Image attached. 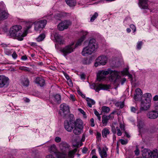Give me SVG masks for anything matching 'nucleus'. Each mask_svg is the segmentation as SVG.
Listing matches in <instances>:
<instances>
[{
  "label": "nucleus",
  "mask_w": 158,
  "mask_h": 158,
  "mask_svg": "<svg viewBox=\"0 0 158 158\" xmlns=\"http://www.w3.org/2000/svg\"><path fill=\"white\" fill-rule=\"evenodd\" d=\"M138 110V107L137 106L135 107L132 106L131 108V110L132 112L135 113L136 111Z\"/></svg>",
  "instance_id": "obj_44"
},
{
  "label": "nucleus",
  "mask_w": 158,
  "mask_h": 158,
  "mask_svg": "<svg viewBox=\"0 0 158 158\" xmlns=\"http://www.w3.org/2000/svg\"><path fill=\"white\" fill-rule=\"evenodd\" d=\"M47 21L46 20H40L34 23L35 30L37 32L40 33L45 27L47 24Z\"/></svg>",
  "instance_id": "obj_3"
},
{
  "label": "nucleus",
  "mask_w": 158,
  "mask_h": 158,
  "mask_svg": "<svg viewBox=\"0 0 158 158\" xmlns=\"http://www.w3.org/2000/svg\"><path fill=\"white\" fill-rule=\"evenodd\" d=\"M21 84L23 86L27 87L29 84V81L28 79L24 78L22 81Z\"/></svg>",
  "instance_id": "obj_33"
},
{
  "label": "nucleus",
  "mask_w": 158,
  "mask_h": 158,
  "mask_svg": "<svg viewBox=\"0 0 158 158\" xmlns=\"http://www.w3.org/2000/svg\"><path fill=\"white\" fill-rule=\"evenodd\" d=\"M74 129L73 130V133L75 135H79L83 131V129L74 127Z\"/></svg>",
  "instance_id": "obj_32"
},
{
  "label": "nucleus",
  "mask_w": 158,
  "mask_h": 158,
  "mask_svg": "<svg viewBox=\"0 0 158 158\" xmlns=\"http://www.w3.org/2000/svg\"><path fill=\"white\" fill-rule=\"evenodd\" d=\"M102 123L103 126H106L109 120L108 117H107V115H104L102 116Z\"/></svg>",
  "instance_id": "obj_29"
},
{
  "label": "nucleus",
  "mask_w": 158,
  "mask_h": 158,
  "mask_svg": "<svg viewBox=\"0 0 158 158\" xmlns=\"http://www.w3.org/2000/svg\"><path fill=\"white\" fill-rule=\"evenodd\" d=\"M68 5L70 6H74L76 4V0H65Z\"/></svg>",
  "instance_id": "obj_31"
},
{
  "label": "nucleus",
  "mask_w": 158,
  "mask_h": 158,
  "mask_svg": "<svg viewBox=\"0 0 158 158\" xmlns=\"http://www.w3.org/2000/svg\"><path fill=\"white\" fill-rule=\"evenodd\" d=\"M112 131L114 134H115L116 132V130L114 126H113L111 128Z\"/></svg>",
  "instance_id": "obj_54"
},
{
  "label": "nucleus",
  "mask_w": 158,
  "mask_h": 158,
  "mask_svg": "<svg viewBox=\"0 0 158 158\" xmlns=\"http://www.w3.org/2000/svg\"><path fill=\"white\" fill-rule=\"evenodd\" d=\"M54 38L59 43L61 44H63L64 42V40H63V37L59 34L55 33L54 35Z\"/></svg>",
  "instance_id": "obj_21"
},
{
  "label": "nucleus",
  "mask_w": 158,
  "mask_h": 158,
  "mask_svg": "<svg viewBox=\"0 0 158 158\" xmlns=\"http://www.w3.org/2000/svg\"><path fill=\"white\" fill-rule=\"evenodd\" d=\"M46 158H56L52 155H48L46 156Z\"/></svg>",
  "instance_id": "obj_59"
},
{
  "label": "nucleus",
  "mask_w": 158,
  "mask_h": 158,
  "mask_svg": "<svg viewBox=\"0 0 158 158\" xmlns=\"http://www.w3.org/2000/svg\"><path fill=\"white\" fill-rule=\"evenodd\" d=\"M98 16V14L97 12H95L94 14L92 15L90 19V21L93 22L97 18Z\"/></svg>",
  "instance_id": "obj_41"
},
{
  "label": "nucleus",
  "mask_w": 158,
  "mask_h": 158,
  "mask_svg": "<svg viewBox=\"0 0 158 158\" xmlns=\"http://www.w3.org/2000/svg\"><path fill=\"white\" fill-rule=\"evenodd\" d=\"M148 2V0H139V6L142 9H149Z\"/></svg>",
  "instance_id": "obj_16"
},
{
  "label": "nucleus",
  "mask_w": 158,
  "mask_h": 158,
  "mask_svg": "<svg viewBox=\"0 0 158 158\" xmlns=\"http://www.w3.org/2000/svg\"><path fill=\"white\" fill-rule=\"evenodd\" d=\"M78 110L81 113L84 115V117L86 118V116H85V113L83 110L81 109L80 108L78 109Z\"/></svg>",
  "instance_id": "obj_47"
},
{
  "label": "nucleus",
  "mask_w": 158,
  "mask_h": 158,
  "mask_svg": "<svg viewBox=\"0 0 158 158\" xmlns=\"http://www.w3.org/2000/svg\"><path fill=\"white\" fill-rule=\"evenodd\" d=\"M73 123L74 127L83 129V123L81 119H77L75 121H73Z\"/></svg>",
  "instance_id": "obj_18"
},
{
  "label": "nucleus",
  "mask_w": 158,
  "mask_h": 158,
  "mask_svg": "<svg viewBox=\"0 0 158 158\" xmlns=\"http://www.w3.org/2000/svg\"><path fill=\"white\" fill-rule=\"evenodd\" d=\"M35 82L41 87L43 86L45 84L44 80L41 77H37L35 80Z\"/></svg>",
  "instance_id": "obj_20"
},
{
  "label": "nucleus",
  "mask_w": 158,
  "mask_h": 158,
  "mask_svg": "<svg viewBox=\"0 0 158 158\" xmlns=\"http://www.w3.org/2000/svg\"><path fill=\"white\" fill-rule=\"evenodd\" d=\"M135 154L136 156H138L139 154V150L137 146H136V149L135 151Z\"/></svg>",
  "instance_id": "obj_50"
},
{
  "label": "nucleus",
  "mask_w": 158,
  "mask_h": 158,
  "mask_svg": "<svg viewBox=\"0 0 158 158\" xmlns=\"http://www.w3.org/2000/svg\"><path fill=\"white\" fill-rule=\"evenodd\" d=\"M55 141L57 143H59L61 141V139L59 137H56L55 139Z\"/></svg>",
  "instance_id": "obj_49"
},
{
  "label": "nucleus",
  "mask_w": 158,
  "mask_h": 158,
  "mask_svg": "<svg viewBox=\"0 0 158 158\" xmlns=\"http://www.w3.org/2000/svg\"><path fill=\"white\" fill-rule=\"evenodd\" d=\"M153 100L155 101H157L158 100V95H155L153 98Z\"/></svg>",
  "instance_id": "obj_62"
},
{
  "label": "nucleus",
  "mask_w": 158,
  "mask_h": 158,
  "mask_svg": "<svg viewBox=\"0 0 158 158\" xmlns=\"http://www.w3.org/2000/svg\"><path fill=\"white\" fill-rule=\"evenodd\" d=\"M98 149L101 158H106L108 156L107 151L108 150V148L105 146V147L103 148L102 149L100 147H98Z\"/></svg>",
  "instance_id": "obj_12"
},
{
  "label": "nucleus",
  "mask_w": 158,
  "mask_h": 158,
  "mask_svg": "<svg viewBox=\"0 0 158 158\" xmlns=\"http://www.w3.org/2000/svg\"><path fill=\"white\" fill-rule=\"evenodd\" d=\"M60 110L63 111V115L65 116L69 112V107L68 106L65 104L63 103L60 105Z\"/></svg>",
  "instance_id": "obj_14"
},
{
  "label": "nucleus",
  "mask_w": 158,
  "mask_h": 158,
  "mask_svg": "<svg viewBox=\"0 0 158 158\" xmlns=\"http://www.w3.org/2000/svg\"><path fill=\"white\" fill-rule=\"evenodd\" d=\"M9 84V79L4 75H0V88L7 87Z\"/></svg>",
  "instance_id": "obj_6"
},
{
  "label": "nucleus",
  "mask_w": 158,
  "mask_h": 158,
  "mask_svg": "<svg viewBox=\"0 0 158 158\" xmlns=\"http://www.w3.org/2000/svg\"><path fill=\"white\" fill-rule=\"evenodd\" d=\"M59 147L62 152L64 153L68 149L69 146L66 143L63 142L60 144Z\"/></svg>",
  "instance_id": "obj_17"
},
{
  "label": "nucleus",
  "mask_w": 158,
  "mask_h": 158,
  "mask_svg": "<svg viewBox=\"0 0 158 158\" xmlns=\"http://www.w3.org/2000/svg\"><path fill=\"white\" fill-rule=\"evenodd\" d=\"M150 101L148 99L146 100L145 99L142 100L141 103V107L140 109V110H147L150 107Z\"/></svg>",
  "instance_id": "obj_10"
},
{
  "label": "nucleus",
  "mask_w": 158,
  "mask_h": 158,
  "mask_svg": "<svg viewBox=\"0 0 158 158\" xmlns=\"http://www.w3.org/2000/svg\"><path fill=\"white\" fill-rule=\"evenodd\" d=\"M73 44L66 46L60 50L61 52L63 53L64 56H66L73 52Z\"/></svg>",
  "instance_id": "obj_8"
},
{
  "label": "nucleus",
  "mask_w": 158,
  "mask_h": 158,
  "mask_svg": "<svg viewBox=\"0 0 158 158\" xmlns=\"http://www.w3.org/2000/svg\"><path fill=\"white\" fill-rule=\"evenodd\" d=\"M92 50V48H89L88 46H87L83 48L81 54L83 56H84L91 55L94 52Z\"/></svg>",
  "instance_id": "obj_15"
},
{
  "label": "nucleus",
  "mask_w": 158,
  "mask_h": 158,
  "mask_svg": "<svg viewBox=\"0 0 158 158\" xmlns=\"http://www.w3.org/2000/svg\"><path fill=\"white\" fill-rule=\"evenodd\" d=\"M135 92L136 95H141L142 96V92L141 90L139 88H137L135 90Z\"/></svg>",
  "instance_id": "obj_42"
},
{
  "label": "nucleus",
  "mask_w": 158,
  "mask_h": 158,
  "mask_svg": "<svg viewBox=\"0 0 158 158\" xmlns=\"http://www.w3.org/2000/svg\"><path fill=\"white\" fill-rule=\"evenodd\" d=\"M1 15H0V21L3 20L7 18L9 15V14L6 11H0Z\"/></svg>",
  "instance_id": "obj_22"
},
{
  "label": "nucleus",
  "mask_w": 158,
  "mask_h": 158,
  "mask_svg": "<svg viewBox=\"0 0 158 158\" xmlns=\"http://www.w3.org/2000/svg\"><path fill=\"white\" fill-rule=\"evenodd\" d=\"M151 152L150 150L148 149H144L142 151V154L143 157L148 158Z\"/></svg>",
  "instance_id": "obj_24"
},
{
  "label": "nucleus",
  "mask_w": 158,
  "mask_h": 158,
  "mask_svg": "<svg viewBox=\"0 0 158 158\" xmlns=\"http://www.w3.org/2000/svg\"><path fill=\"white\" fill-rule=\"evenodd\" d=\"M70 98L72 101L74 102L75 101L74 96L73 95L71 94L70 95Z\"/></svg>",
  "instance_id": "obj_58"
},
{
  "label": "nucleus",
  "mask_w": 158,
  "mask_h": 158,
  "mask_svg": "<svg viewBox=\"0 0 158 158\" xmlns=\"http://www.w3.org/2000/svg\"><path fill=\"white\" fill-rule=\"evenodd\" d=\"M77 151V149L75 148L73 150L70 151L69 152V156L71 158H73L74 155Z\"/></svg>",
  "instance_id": "obj_36"
},
{
  "label": "nucleus",
  "mask_w": 158,
  "mask_h": 158,
  "mask_svg": "<svg viewBox=\"0 0 158 158\" xmlns=\"http://www.w3.org/2000/svg\"><path fill=\"white\" fill-rule=\"evenodd\" d=\"M117 131H118V132H117V135L118 136H121L122 135V132L121 131H120V130H119Z\"/></svg>",
  "instance_id": "obj_64"
},
{
  "label": "nucleus",
  "mask_w": 158,
  "mask_h": 158,
  "mask_svg": "<svg viewBox=\"0 0 158 158\" xmlns=\"http://www.w3.org/2000/svg\"><path fill=\"white\" fill-rule=\"evenodd\" d=\"M101 134L99 132H97V135H96V138L97 139H98V140L99 139H101Z\"/></svg>",
  "instance_id": "obj_51"
},
{
  "label": "nucleus",
  "mask_w": 158,
  "mask_h": 158,
  "mask_svg": "<svg viewBox=\"0 0 158 158\" xmlns=\"http://www.w3.org/2000/svg\"><path fill=\"white\" fill-rule=\"evenodd\" d=\"M102 74L105 76L110 74V76L109 77V80L111 81H116L119 80V77H120L118 75V72L116 71L111 70L110 69H108L107 71H101Z\"/></svg>",
  "instance_id": "obj_2"
},
{
  "label": "nucleus",
  "mask_w": 158,
  "mask_h": 158,
  "mask_svg": "<svg viewBox=\"0 0 158 158\" xmlns=\"http://www.w3.org/2000/svg\"><path fill=\"white\" fill-rule=\"evenodd\" d=\"M120 142L122 144H126L127 143V142L124 139H121Z\"/></svg>",
  "instance_id": "obj_57"
},
{
  "label": "nucleus",
  "mask_w": 158,
  "mask_h": 158,
  "mask_svg": "<svg viewBox=\"0 0 158 158\" xmlns=\"http://www.w3.org/2000/svg\"><path fill=\"white\" fill-rule=\"evenodd\" d=\"M49 151L50 152H55L56 151V148L55 145L52 144L49 147Z\"/></svg>",
  "instance_id": "obj_38"
},
{
  "label": "nucleus",
  "mask_w": 158,
  "mask_h": 158,
  "mask_svg": "<svg viewBox=\"0 0 158 158\" xmlns=\"http://www.w3.org/2000/svg\"><path fill=\"white\" fill-rule=\"evenodd\" d=\"M97 80L99 81H100L106 78V76L102 74V73L101 71L98 72L97 75Z\"/></svg>",
  "instance_id": "obj_25"
},
{
  "label": "nucleus",
  "mask_w": 158,
  "mask_h": 158,
  "mask_svg": "<svg viewBox=\"0 0 158 158\" xmlns=\"http://www.w3.org/2000/svg\"><path fill=\"white\" fill-rule=\"evenodd\" d=\"M155 110L149 112L148 114V117L150 119H155L158 116V106H155Z\"/></svg>",
  "instance_id": "obj_11"
},
{
  "label": "nucleus",
  "mask_w": 158,
  "mask_h": 158,
  "mask_svg": "<svg viewBox=\"0 0 158 158\" xmlns=\"http://www.w3.org/2000/svg\"><path fill=\"white\" fill-rule=\"evenodd\" d=\"M107 60V58L106 56H100L97 59L95 64V66L97 67L98 65H105L106 63Z\"/></svg>",
  "instance_id": "obj_7"
},
{
  "label": "nucleus",
  "mask_w": 158,
  "mask_h": 158,
  "mask_svg": "<svg viewBox=\"0 0 158 158\" xmlns=\"http://www.w3.org/2000/svg\"><path fill=\"white\" fill-rule=\"evenodd\" d=\"M109 130L107 128L103 129L102 131V135L103 138H106L107 136L110 133Z\"/></svg>",
  "instance_id": "obj_27"
},
{
  "label": "nucleus",
  "mask_w": 158,
  "mask_h": 158,
  "mask_svg": "<svg viewBox=\"0 0 158 158\" xmlns=\"http://www.w3.org/2000/svg\"><path fill=\"white\" fill-rule=\"evenodd\" d=\"M143 44V42L141 41L138 42L137 43V48L139 50L141 48V46Z\"/></svg>",
  "instance_id": "obj_45"
},
{
  "label": "nucleus",
  "mask_w": 158,
  "mask_h": 158,
  "mask_svg": "<svg viewBox=\"0 0 158 158\" xmlns=\"http://www.w3.org/2000/svg\"><path fill=\"white\" fill-rule=\"evenodd\" d=\"M85 37V35H83L80 39L78 40L76 44L75 45V48L77 47L78 46H80L82 42L84 40Z\"/></svg>",
  "instance_id": "obj_30"
},
{
  "label": "nucleus",
  "mask_w": 158,
  "mask_h": 158,
  "mask_svg": "<svg viewBox=\"0 0 158 158\" xmlns=\"http://www.w3.org/2000/svg\"><path fill=\"white\" fill-rule=\"evenodd\" d=\"M72 24V22L69 20H65L61 21L58 25L57 27L58 30L62 31L67 29Z\"/></svg>",
  "instance_id": "obj_4"
},
{
  "label": "nucleus",
  "mask_w": 158,
  "mask_h": 158,
  "mask_svg": "<svg viewBox=\"0 0 158 158\" xmlns=\"http://www.w3.org/2000/svg\"><path fill=\"white\" fill-rule=\"evenodd\" d=\"M60 96L59 94H56L53 96L51 98V100L54 101L53 103H55L60 104L61 102Z\"/></svg>",
  "instance_id": "obj_19"
},
{
  "label": "nucleus",
  "mask_w": 158,
  "mask_h": 158,
  "mask_svg": "<svg viewBox=\"0 0 158 158\" xmlns=\"http://www.w3.org/2000/svg\"><path fill=\"white\" fill-rule=\"evenodd\" d=\"M130 26V27L133 30L134 32H135L136 31V27L134 25L132 24H131Z\"/></svg>",
  "instance_id": "obj_48"
},
{
  "label": "nucleus",
  "mask_w": 158,
  "mask_h": 158,
  "mask_svg": "<svg viewBox=\"0 0 158 158\" xmlns=\"http://www.w3.org/2000/svg\"><path fill=\"white\" fill-rule=\"evenodd\" d=\"M88 47L92 48L94 52L98 47L97 44L96 43V40L94 39H92L90 40L88 45Z\"/></svg>",
  "instance_id": "obj_13"
},
{
  "label": "nucleus",
  "mask_w": 158,
  "mask_h": 158,
  "mask_svg": "<svg viewBox=\"0 0 158 158\" xmlns=\"http://www.w3.org/2000/svg\"><path fill=\"white\" fill-rule=\"evenodd\" d=\"M92 86L96 92H98L101 89L107 90L109 89V86L101 84H96L94 83L92 85Z\"/></svg>",
  "instance_id": "obj_9"
},
{
  "label": "nucleus",
  "mask_w": 158,
  "mask_h": 158,
  "mask_svg": "<svg viewBox=\"0 0 158 158\" xmlns=\"http://www.w3.org/2000/svg\"><path fill=\"white\" fill-rule=\"evenodd\" d=\"M12 56L14 59H15L17 57V55L16 54V53L15 52H14L13 53V54H12Z\"/></svg>",
  "instance_id": "obj_60"
},
{
  "label": "nucleus",
  "mask_w": 158,
  "mask_h": 158,
  "mask_svg": "<svg viewBox=\"0 0 158 158\" xmlns=\"http://www.w3.org/2000/svg\"><path fill=\"white\" fill-rule=\"evenodd\" d=\"M144 97H145V99L146 100L149 99V101L151 102V99L152 98V95L151 94L149 93H147L144 94Z\"/></svg>",
  "instance_id": "obj_39"
},
{
  "label": "nucleus",
  "mask_w": 158,
  "mask_h": 158,
  "mask_svg": "<svg viewBox=\"0 0 158 158\" xmlns=\"http://www.w3.org/2000/svg\"><path fill=\"white\" fill-rule=\"evenodd\" d=\"M101 110L104 113H108L110 112V109L109 107L107 106H103L102 107Z\"/></svg>",
  "instance_id": "obj_35"
},
{
  "label": "nucleus",
  "mask_w": 158,
  "mask_h": 158,
  "mask_svg": "<svg viewBox=\"0 0 158 158\" xmlns=\"http://www.w3.org/2000/svg\"><path fill=\"white\" fill-rule=\"evenodd\" d=\"M119 72H118V76L120 77L118 78L119 79L118 81L116 82L113 81L114 83L116 84V85H119L120 82H121V85H123L126 81V79L125 78H124L123 79H122L121 77L119 76Z\"/></svg>",
  "instance_id": "obj_26"
},
{
  "label": "nucleus",
  "mask_w": 158,
  "mask_h": 158,
  "mask_svg": "<svg viewBox=\"0 0 158 158\" xmlns=\"http://www.w3.org/2000/svg\"><path fill=\"white\" fill-rule=\"evenodd\" d=\"M88 149L86 147H84L83 148L82 151L83 153L85 154L86 153Z\"/></svg>",
  "instance_id": "obj_53"
},
{
  "label": "nucleus",
  "mask_w": 158,
  "mask_h": 158,
  "mask_svg": "<svg viewBox=\"0 0 158 158\" xmlns=\"http://www.w3.org/2000/svg\"><path fill=\"white\" fill-rule=\"evenodd\" d=\"M144 125V123L143 121L140 120L138 122L137 126L139 129H141L143 128Z\"/></svg>",
  "instance_id": "obj_40"
},
{
  "label": "nucleus",
  "mask_w": 158,
  "mask_h": 158,
  "mask_svg": "<svg viewBox=\"0 0 158 158\" xmlns=\"http://www.w3.org/2000/svg\"><path fill=\"white\" fill-rule=\"evenodd\" d=\"M64 127L67 131L71 132L74 128L73 121L72 119L65 120L64 123Z\"/></svg>",
  "instance_id": "obj_5"
},
{
  "label": "nucleus",
  "mask_w": 158,
  "mask_h": 158,
  "mask_svg": "<svg viewBox=\"0 0 158 158\" xmlns=\"http://www.w3.org/2000/svg\"><path fill=\"white\" fill-rule=\"evenodd\" d=\"M87 61H88V60L87 58L85 59L83 61V64H87L88 63L87 62Z\"/></svg>",
  "instance_id": "obj_63"
},
{
  "label": "nucleus",
  "mask_w": 158,
  "mask_h": 158,
  "mask_svg": "<svg viewBox=\"0 0 158 158\" xmlns=\"http://www.w3.org/2000/svg\"><path fill=\"white\" fill-rule=\"evenodd\" d=\"M119 105L120 106V107L121 108H122L124 106V103L123 102H120L118 103Z\"/></svg>",
  "instance_id": "obj_56"
},
{
  "label": "nucleus",
  "mask_w": 158,
  "mask_h": 158,
  "mask_svg": "<svg viewBox=\"0 0 158 158\" xmlns=\"http://www.w3.org/2000/svg\"><path fill=\"white\" fill-rule=\"evenodd\" d=\"M142 96H141V95L135 94L134 98L135 101H138L141 100L142 98Z\"/></svg>",
  "instance_id": "obj_43"
},
{
  "label": "nucleus",
  "mask_w": 158,
  "mask_h": 158,
  "mask_svg": "<svg viewBox=\"0 0 158 158\" xmlns=\"http://www.w3.org/2000/svg\"><path fill=\"white\" fill-rule=\"evenodd\" d=\"M86 100L87 102L88 106L90 107H91L92 105H94L95 104V101L89 98H87Z\"/></svg>",
  "instance_id": "obj_28"
},
{
  "label": "nucleus",
  "mask_w": 158,
  "mask_h": 158,
  "mask_svg": "<svg viewBox=\"0 0 158 158\" xmlns=\"http://www.w3.org/2000/svg\"><path fill=\"white\" fill-rule=\"evenodd\" d=\"M19 69L21 70H24L25 71H30L29 68L25 67H20Z\"/></svg>",
  "instance_id": "obj_46"
},
{
  "label": "nucleus",
  "mask_w": 158,
  "mask_h": 158,
  "mask_svg": "<svg viewBox=\"0 0 158 158\" xmlns=\"http://www.w3.org/2000/svg\"><path fill=\"white\" fill-rule=\"evenodd\" d=\"M80 77L81 79H85V75L84 73H82L80 75Z\"/></svg>",
  "instance_id": "obj_61"
},
{
  "label": "nucleus",
  "mask_w": 158,
  "mask_h": 158,
  "mask_svg": "<svg viewBox=\"0 0 158 158\" xmlns=\"http://www.w3.org/2000/svg\"><path fill=\"white\" fill-rule=\"evenodd\" d=\"M45 37V35L44 34H41L36 38V40L38 42H40L43 40Z\"/></svg>",
  "instance_id": "obj_37"
},
{
  "label": "nucleus",
  "mask_w": 158,
  "mask_h": 158,
  "mask_svg": "<svg viewBox=\"0 0 158 158\" xmlns=\"http://www.w3.org/2000/svg\"><path fill=\"white\" fill-rule=\"evenodd\" d=\"M158 156L157 150L156 149L153 150L152 152L151 151L148 158H157Z\"/></svg>",
  "instance_id": "obj_23"
},
{
  "label": "nucleus",
  "mask_w": 158,
  "mask_h": 158,
  "mask_svg": "<svg viewBox=\"0 0 158 158\" xmlns=\"http://www.w3.org/2000/svg\"><path fill=\"white\" fill-rule=\"evenodd\" d=\"M90 121L91 123V126L92 127H94L95 125V124L94 123V119L93 118H92L90 119Z\"/></svg>",
  "instance_id": "obj_55"
},
{
  "label": "nucleus",
  "mask_w": 158,
  "mask_h": 158,
  "mask_svg": "<svg viewBox=\"0 0 158 158\" xmlns=\"http://www.w3.org/2000/svg\"><path fill=\"white\" fill-rule=\"evenodd\" d=\"M123 74L127 75L128 74V73H129L128 69H126L122 73Z\"/></svg>",
  "instance_id": "obj_52"
},
{
  "label": "nucleus",
  "mask_w": 158,
  "mask_h": 158,
  "mask_svg": "<svg viewBox=\"0 0 158 158\" xmlns=\"http://www.w3.org/2000/svg\"><path fill=\"white\" fill-rule=\"evenodd\" d=\"M32 25L33 23L31 22H28L26 23L25 27V32L28 31V30L32 27Z\"/></svg>",
  "instance_id": "obj_34"
},
{
  "label": "nucleus",
  "mask_w": 158,
  "mask_h": 158,
  "mask_svg": "<svg viewBox=\"0 0 158 158\" xmlns=\"http://www.w3.org/2000/svg\"><path fill=\"white\" fill-rule=\"evenodd\" d=\"M22 28L20 25H16L12 27L10 29V36L15 38L19 41L23 40V37L26 35L21 30Z\"/></svg>",
  "instance_id": "obj_1"
}]
</instances>
